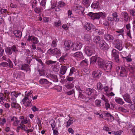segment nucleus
Here are the masks:
<instances>
[{
  "instance_id": "1",
  "label": "nucleus",
  "mask_w": 135,
  "mask_h": 135,
  "mask_svg": "<svg viewBox=\"0 0 135 135\" xmlns=\"http://www.w3.org/2000/svg\"><path fill=\"white\" fill-rule=\"evenodd\" d=\"M21 94V93L16 92L15 91H11V97L9 101L11 103V106L12 108L18 109L20 107L19 104L17 103L16 98Z\"/></svg>"
},
{
  "instance_id": "2",
  "label": "nucleus",
  "mask_w": 135,
  "mask_h": 135,
  "mask_svg": "<svg viewBox=\"0 0 135 135\" xmlns=\"http://www.w3.org/2000/svg\"><path fill=\"white\" fill-rule=\"evenodd\" d=\"M32 99L29 98L24 97L22 100L21 103L23 104L26 107H31L32 105L31 102Z\"/></svg>"
},
{
  "instance_id": "3",
  "label": "nucleus",
  "mask_w": 135,
  "mask_h": 135,
  "mask_svg": "<svg viewBox=\"0 0 135 135\" xmlns=\"http://www.w3.org/2000/svg\"><path fill=\"white\" fill-rule=\"evenodd\" d=\"M113 64V63L112 61H108L105 64L103 69L107 72H110L112 70Z\"/></svg>"
},
{
  "instance_id": "4",
  "label": "nucleus",
  "mask_w": 135,
  "mask_h": 135,
  "mask_svg": "<svg viewBox=\"0 0 135 135\" xmlns=\"http://www.w3.org/2000/svg\"><path fill=\"white\" fill-rule=\"evenodd\" d=\"M85 51L87 56H90L94 53L95 50L92 47L87 46L85 47Z\"/></svg>"
},
{
  "instance_id": "5",
  "label": "nucleus",
  "mask_w": 135,
  "mask_h": 135,
  "mask_svg": "<svg viewBox=\"0 0 135 135\" xmlns=\"http://www.w3.org/2000/svg\"><path fill=\"white\" fill-rule=\"evenodd\" d=\"M86 93L88 95H92L94 98L97 96L96 91L93 88H88L86 90Z\"/></svg>"
},
{
  "instance_id": "6",
  "label": "nucleus",
  "mask_w": 135,
  "mask_h": 135,
  "mask_svg": "<svg viewBox=\"0 0 135 135\" xmlns=\"http://www.w3.org/2000/svg\"><path fill=\"white\" fill-rule=\"evenodd\" d=\"M82 46V44L79 42H75L72 44L71 48L73 50H77L81 49Z\"/></svg>"
},
{
  "instance_id": "7",
  "label": "nucleus",
  "mask_w": 135,
  "mask_h": 135,
  "mask_svg": "<svg viewBox=\"0 0 135 135\" xmlns=\"http://www.w3.org/2000/svg\"><path fill=\"white\" fill-rule=\"evenodd\" d=\"M47 52L50 54L56 55L58 56H60L61 55V52L60 50L57 48H55L53 49H50L48 50Z\"/></svg>"
},
{
  "instance_id": "8",
  "label": "nucleus",
  "mask_w": 135,
  "mask_h": 135,
  "mask_svg": "<svg viewBox=\"0 0 135 135\" xmlns=\"http://www.w3.org/2000/svg\"><path fill=\"white\" fill-rule=\"evenodd\" d=\"M56 61H53L51 60H49L47 61L46 64L47 65H50V64H53L52 65V68L54 71H57L59 69V66H56V65L54 64L55 63Z\"/></svg>"
},
{
  "instance_id": "9",
  "label": "nucleus",
  "mask_w": 135,
  "mask_h": 135,
  "mask_svg": "<svg viewBox=\"0 0 135 135\" xmlns=\"http://www.w3.org/2000/svg\"><path fill=\"white\" fill-rule=\"evenodd\" d=\"M119 52L117 50L113 49L112 52V56L114 57V59L117 63L119 62V59L118 55Z\"/></svg>"
},
{
  "instance_id": "10",
  "label": "nucleus",
  "mask_w": 135,
  "mask_h": 135,
  "mask_svg": "<svg viewBox=\"0 0 135 135\" xmlns=\"http://www.w3.org/2000/svg\"><path fill=\"white\" fill-rule=\"evenodd\" d=\"M71 9L72 10L76 11V12L80 13H83L84 10L83 7L80 6L73 7Z\"/></svg>"
},
{
  "instance_id": "11",
  "label": "nucleus",
  "mask_w": 135,
  "mask_h": 135,
  "mask_svg": "<svg viewBox=\"0 0 135 135\" xmlns=\"http://www.w3.org/2000/svg\"><path fill=\"white\" fill-rule=\"evenodd\" d=\"M100 48L102 50H107L108 48V45L104 41H102L99 45Z\"/></svg>"
},
{
  "instance_id": "12",
  "label": "nucleus",
  "mask_w": 135,
  "mask_h": 135,
  "mask_svg": "<svg viewBox=\"0 0 135 135\" xmlns=\"http://www.w3.org/2000/svg\"><path fill=\"white\" fill-rule=\"evenodd\" d=\"M120 76L122 77L126 76L127 72V71L126 69L124 67H122L120 69Z\"/></svg>"
},
{
  "instance_id": "13",
  "label": "nucleus",
  "mask_w": 135,
  "mask_h": 135,
  "mask_svg": "<svg viewBox=\"0 0 135 135\" xmlns=\"http://www.w3.org/2000/svg\"><path fill=\"white\" fill-rule=\"evenodd\" d=\"M72 56L75 57L79 58L82 59H83L84 58L83 54L81 52H77L73 54Z\"/></svg>"
},
{
  "instance_id": "14",
  "label": "nucleus",
  "mask_w": 135,
  "mask_h": 135,
  "mask_svg": "<svg viewBox=\"0 0 135 135\" xmlns=\"http://www.w3.org/2000/svg\"><path fill=\"white\" fill-rule=\"evenodd\" d=\"M11 122L12 123V125L15 126H17L20 122V121H18L17 118L15 116H13L11 117Z\"/></svg>"
},
{
  "instance_id": "15",
  "label": "nucleus",
  "mask_w": 135,
  "mask_h": 135,
  "mask_svg": "<svg viewBox=\"0 0 135 135\" xmlns=\"http://www.w3.org/2000/svg\"><path fill=\"white\" fill-rule=\"evenodd\" d=\"M73 44L70 41H65L64 43L65 48L67 50L71 48Z\"/></svg>"
},
{
  "instance_id": "16",
  "label": "nucleus",
  "mask_w": 135,
  "mask_h": 135,
  "mask_svg": "<svg viewBox=\"0 0 135 135\" xmlns=\"http://www.w3.org/2000/svg\"><path fill=\"white\" fill-rule=\"evenodd\" d=\"M97 62L99 67L103 69L105 65L104 61L101 58L99 57L98 58Z\"/></svg>"
},
{
  "instance_id": "17",
  "label": "nucleus",
  "mask_w": 135,
  "mask_h": 135,
  "mask_svg": "<svg viewBox=\"0 0 135 135\" xmlns=\"http://www.w3.org/2000/svg\"><path fill=\"white\" fill-rule=\"evenodd\" d=\"M105 39L109 42H112L114 39V37L110 35L107 34L104 35Z\"/></svg>"
},
{
  "instance_id": "18",
  "label": "nucleus",
  "mask_w": 135,
  "mask_h": 135,
  "mask_svg": "<svg viewBox=\"0 0 135 135\" xmlns=\"http://www.w3.org/2000/svg\"><path fill=\"white\" fill-rule=\"evenodd\" d=\"M115 47L119 51H121L123 49L122 43L121 41H118L116 44H115Z\"/></svg>"
},
{
  "instance_id": "19",
  "label": "nucleus",
  "mask_w": 135,
  "mask_h": 135,
  "mask_svg": "<svg viewBox=\"0 0 135 135\" xmlns=\"http://www.w3.org/2000/svg\"><path fill=\"white\" fill-rule=\"evenodd\" d=\"M102 74L100 70H97L94 71L92 73L93 77H99Z\"/></svg>"
},
{
  "instance_id": "20",
  "label": "nucleus",
  "mask_w": 135,
  "mask_h": 135,
  "mask_svg": "<svg viewBox=\"0 0 135 135\" xmlns=\"http://www.w3.org/2000/svg\"><path fill=\"white\" fill-rule=\"evenodd\" d=\"M84 28L87 30L89 31L91 28L95 29V27L91 24L87 23L85 25Z\"/></svg>"
},
{
  "instance_id": "21",
  "label": "nucleus",
  "mask_w": 135,
  "mask_h": 135,
  "mask_svg": "<svg viewBox=\"0 0 135 135\" xmlns=\"http://www.w3.org/2000/svg\"><path fill=\"white\" fill-rule=\"evenodd\" d=\"M130 95L128 94L124 95L123 98L125 101L127 102L131 103L132 101L130 98Z\"/></svg>"
},
{
  "instance_id": "22",
  "label": "nucleus",
  "mask_w": 135,
  "mask_h": 135,
  "mask_svg": "<svg viewBox=\"0 0 135 135\" xmlns=\"http://www.w3.org/2000/svg\"><path fill=\"white\" fill-rule=\"evenodd\" d=\"M104 90L107 93V95L108 96H112L114 95V94L112 92H110L108 90V87L107 86H105L104 87Z\"/></svg>"
},
{
  "instance_id": "23",
  "label": "nucleus",
  "mask_w": 135,
  "mask_h": 135,
  "mask_svg": "<svg viewBox=\"0 0 135 135\" xmlns=\"http://www.w3.org/2000/svg\"><path fill=\"white\" fill-rule=\"evenodd\" d=\"M29 69L28 65V64L22 65L21 67V69L23 70L26 72L28 71Z\"/></svg>"
},
{
  "instance_id": "24",
  "label": "nucleus",
  "mask_w": 135,
  "mask_h": 135,
  "mask_svg": "<svg viewBox=\"0 0 135 135\" xmlns=\"http://www.w3.org/2000/svg\"><path fill=\"white\" fill-rule=\"evenodd\" d=\"M125 52H122L121 53V56L124 59H126L127 62H131L132 61V59L131 58V56L129 55L126 57H124L123 55V54H125Z\"/></svg>"
},
{
  "instance_id": "25",
  "label": "nucleus",
  "mask_w": 135,
  "mask_h": 135,
  "mask_svg": "<svg viewBox=\"0 0 135 135\" xmlns=\"http://www.w3.org/2000/svg\"><path fill=\"white\" fill-rule=\"evenodd\" d=\"M101 38L99 36H96L93 38V41L96 44H98L100 42Z\"/></svg>"
},
{
  "instance_id": "26",
  "label": "nucleus",
  "mask_w": 135,
  "mask_h": 135,
  "mask_svg": "<svg viewBox=\"0 0 135 135\" xmlns=\"http://www.w3.org/2000/svg\"><path fill=\"white\" fill-rule=\"evenodd\" d=\"M49 76L50 77V78L54 82H58V79L56 75L50 74L49 75Z\"/></svg>"
},
{
  "instance_id": "27",
  "label": "nucleus",
  "mask_w": 135,
  "mask_h": 135,
  "mask_svg": "<svg viewBox=\"0 0 135 135\" xmlns=\"http://www.w3.org/2000/svg\"><path fill=\"white\" fill-rule=\"evenodd\" d=\"M64 86L69 89H71L74 87V84L70 82L67 83Z\"/></svg>"
},
{
  "instance_id": "28",
  "label": "nucleus",
  "mask_w": 135,
  "mask_h": 135,
  "mask_svg": "<svg viewBox=\"0 0 135 135\" xmlns=\"http://www.w3.org/2000/svg\"><path fill=\"white\" fill-rule=\"evenodd\" d=\"M74 122V121L73 120L71 119H69L68 121H66L65 124H66V127L68 128L71 125L73 124Z\"/></svg>"
},
{
  "instance_id": "29",
  "label": "nucleus",
  "mask_w": 135,
  "mask_h": 135,
  "mask_svg": "<svg viewBox=\"0 0 135 135\" xmlns=\"http://www.w3.org/2000/svg\"><path fill=\"white\" fill-rule=\"evenodd\" d=\"M67 70V68L65 66H62L61 68L60 73L62 75H64L66 72Z\"/></svg>"
},
{
  "instance_id": "30",
  "label": "nucleus",
  "mask_w": 135,
  "mask_h": 135,
  "mask_svg": "<svg viewBox=\"0 0 135 135\" xmlns=\"http://www.w3.org/2000/svg\"><path fill=\"white\" fill-rule=\"evenodd\" d=\"M30 3L31 4L32 8H34L37 7V2L36 0H31L30 2Z\"/></svg>"
},
{
  "instance_id": "31",
  "label": "nucleus",
  "mask_w": 135,
  "mask_h": 135,
  "mask_svg": "<svg viewBox=\"0 0 135 135\" xmlns=\"http://www.w3.org/2000/svg\"><path fill=\"white\" fill-rule=\"evenodd\" d=\"M99 57L96 56H92L90 58V63H95L96 61H98V58Z\"/></svg>"
},
{
  "instance_id": "32",
  "label": "nucleus",
  "mask_w": 135,
  "mask_h": 135,
  "mask_svg": "<svg viewBox=\"0 0 135 135\" xmlns=\"http://www.w3.org/2000/svg\"><path fill=\"white\" fill-rule=\"evenodd\" d=\"M122 15L123 16L124 20L126 21H127L128 19V16L127 12L125 11L122 12Z\"/></svg>"
},
{
  "instance_id": "33",
  "label": "nucleus",
  "mask_w": 135,
  "mask_h": 135,
  "mask_svg": "<svg viewBox=\"0 0 135 135\" xmlns=\"http://www.w3.org/2000/svg\"><path fill=\"white\" fill-rule=\"evenodd\" d=\"M33 93V91L32 90L30 91H26L25 92V95L24 97L26 98H29L30 97H31L32 94Z\"/></svg>"
},
{
  "instance_id": "34",
  "label": "nucleus",
  "mask_w": 135,
  "mask_h": 135,
  "mask_svg": "<svg viewBox=\"0 0 135 135\" xmlns=\"http://www.w3.org/2000/svg\"><path fill=\"white\" fill-rule=\"evenodd\" d=\"M13 33L15 36L17 37H21V33L19 30H15L13 32Z\"/></svg>"
},
{
  "instance_id": "35",
  "label": "nucleus",
  "mask_w": 135,
  "mask_h": 135,
  "mask_svg": "<svg viewBox=\"0 0 135 135\" xmlns=\"http://www.w3.org/2000/svg\"><path fill=\"white\" fill-rule=\"evenodd\" d=\"M106 116L108 117V120L110 122L113 121L114 120V117L110 114L107 113L106 114Z\"/></svg>"
},
{
  "instance_id": "36",
  "label": "nucleus",
  "mask_w": 135,
  "mask_h": 135,
  "mask_svg": "<svg viewBox=\"0 0 135 135\" xmlns=\"http://www.w3.org/2000/svg\"><path fill=\"white\" fill-rule=\"evenodd\" d=\"M5 50L6 53L8 55H11L12 53L11 47L6 48Z\"/></svg>"
},
{
  "instance_id": "37",
  "label": "nucleus",
  "mask_w": 135,
  "mask_h": 135,
  "mask_svg": "<svg viewBox=\"0 0 135 135\" xmlns=\"http://www.w3.org/2000/svg\"><path fill=\"white\" fill-rule=\"evenodd\" d=\"M115 102L118 104L122 105L124 103V102L123 99L120 98H116L115 99Z\"/></svg>"
},
{
  "instance_id": "38",
  "label": "nucleus",
  "mask_w": 135,
  "mask_h": 135,
  "mask_svg": "<svg viewBox=\"0 0 135 135\" xmlns=\"http://www.w3.org/2000/svg\"><path fill=\"white\" fill-rule=\"evenodd\" d=\"M91 38L90 35L88 34H84L83 36L84 39L86 41H89L90 40Z\"/></svg>"
},
{
  "instance_id": "39",
  "label": "nucleus",
  "mask_w": 135,
  "mask_h": 135,
  "mask_svg": "<svg viewBox=\"0 0 135 135\" xmlns=\"http://www.w3.org/2000/svg\"><path fill=\"white\" fill-rule=\"evenodd\" d=\"M99 5V3L97 2H94L92 4L91 7L92 8L94 9L97 8Z\"/></svg>"
},
{
  "instance_id": "40",
  "label": "nucleus",
  "mask_w": 135,
  "mask_h": 135,
  "mask_svg": "<svg viewBox=\"0 0 135 135\" xmlns=\"http://www.w3.org/2000/svg\"><path fill=\"white\" fill-rule=\"evenodd\" d=\"M40 83L42 84H46L49 83V81L46 79H42L40 80Z\"/></svg>"
},
{
  "instance_id": "41",
  "label": "nucleus",
  "mask_w": 135,
  "mask_h": 135,
  "mask_svg": "<svg viewBox=\"0 0 135 135\" xmlns=\"http://www.w3.org/2000/svg\"><path fill=\"white\" fill-rule=\"evenodd\" d=\"M35 7L36 8H34V11L35 12L37 13H39L43 10V9L42 10L39 7Z\"/></svg>"
},
{
  "instance_id": "42",
  "label": "nucleus",
  "mask_w": 135,
  "mask_h": 135,
  "mask_svg": "<svg viewBox=\"0 0 135 135\" xmlns=\"http://www.w3.org/2000/svg\"><path fill=\"white\" fill-rule=\"evenodd\" d=\"M6 119L4 117H0V123L1 125H3L6 122Z\"/></svg>"
},
{
  "instance_id": "43",
  "label": "nucleus",
  "mask_w": 135,
  "mask_h": 135,
  "mask_svg": "<svg viewBox=\"0 0 135 135\" xmlns=\"http://www.w3.org/2000/svg\"><path fill=\"white\" fill-rule=\"evenodd\" d=\"M97 89L100 90H102L103 89V87L102 84L100 83H98L97 85Z\"/></svg>"
},
{
  "instance_id": "44",
  "label": "nucleus",
  "mask_w": 135,
  "mask_h": 135,
  "mask_svg": "<svg viewBox=\"0 0 135 135\" xmlns=\"http://www.w3.org/2000/svg\"><path fill=\"white\" fill-rule=\"evenodd\" d=\"M113 16L114 21H119V18H117V15L116 13H113Z\"/></svg>"
},
{
  "instance_id": "45",
  "label": "nucleus",
  "mask_w": 135,
  "mask_h": 135,
  "mask_svg": "<svg viewBox=\"0 0 135 135\" xmlns=\"http://www.w3.org/2000/svg\"><path fill=\"white\" fill-rule=\"evenodd\" d=\"M124 30L123 29H121L118 30L116 31V32L118 33V35H122L123 36V33L124 32Z\"/></svg>"
},
{
  "instance_id": "46",
  "label": "nucleus",
  "mask_w": 135,
  "mask_h": 135,
  "mask_svg": "<svg viewBox=\"0 0 135 135\" xmlns=\"http://www.w3.org/2000/svg\"><path fill=\"white\" fill-rule=\"evenodd\" d=\"M65 5V3L62 1L59 2L58 3V6L60 7H63Z\"/></svg>"
},
{
  "instance_id": "47",
  "label": "nucleus",
  "mask_w": 135,
  "mask_h": 135,
  "mask_svg": "<svg viewBox=\"0 0 135 135\" xmlns=\"http://www.w3.org/2000/svg\"><path fill=\"white\" fill-rule=\"evenodd\" d=\"M12 52H13L16 53L18 51V49L17 47L15 46H12L11 47Z\"/></svg>"
},
{
  "instance_id": "48",
  "label": "nucleus",
  "mask_w": 135,
  "mask_h": 135,
  "mask_svg": "<svg viewBox=\"0 0 135 135\" xmlns=\"http://www.w3.org/2000/svg\"><path fill=\"white\" fill-rule=\"evenodd\" d=\"M8 66V63L6 62H2L0 64V67H7Z\"/></svg>"
},
{
  "instance_id": "49",
  "label": "nucleus",
  "mask_w": 135,
  "mask_h": 135,
  "mask_svg": "<svg viewBox=\"0 0 135 135\" xmlns=\"http://www.w3.org/2000/svg\"><path fill=\"white\" fill-rule=\"evenodd\" d=\"M99 18L100 17L104 18L106 16V15L105 13L102 12H99Z\"/></svg>"
},
{
  "instance_id": "50",
  "label": "nucleus",
  "mask_w": 135,
  "mask_h": 135,
  "mask_svg": "<svg viewBox=\"0 0 135 135\" xmlns=\"http://www.w3.org/2000/svg\"><path fill=\"white\" fill-rule=\"evenodd\" d=\"M122 132L123 131H122L119 130L116 131H113V134H114L115 135H120L121 134Z\"/></svg>"
},
{
  "instance_id": "51",
  "label": "nucleus",
  "mask_w": 135,
  "mask_h": 135,
  "mask_svg": "<svg viewBox=\"0 0 135 135\" xmlns=\"http://www.w3.org/2000/svg\"><path fill=\"white\" fill-rule=\"evenodd\" d=\"M75 69L74 68L72 67L71 68L70 73L69 74V76H72L73 73L75 72Z\"/></svg>"
},
{
  "instance_id": "52",
  "label": "nucleus",
  "mask_w": 135,
  "mask_h": 135,
  "mask_svg": "<svg viewBox=\"0 0 135 135\" xmlns=\"http://www.w3.org/2000/svg\"><path fill=\"white\" fill-rule=\"evenodd\" d=\"M46 2V0H42L40 3V5L43 7L44 9L45 8V5Z\"/></svg>"
},
{
  "instance_id": "53",
  "label": "nucleus",
  "mask_w": 135,
  "mask_h": 135,
  "mask_svg": "<svg viewBox=\"0 0 135 135\" xmlns=\"http://www.w3.org/2000/svg\"><path fill=\"white\" fill-rule=\"evenodd\" d=\"M3 105L6 109H9L10 107L11 104H10L9 103H4Z\"/></svg>"
},
{
  "instance_id": "54",
  "label": "nucleus",
  "mask_w": 135,
  "mask_h": 135,
  "mask_svg": "<svg viewBox=\"0 0 135 135\" xmlns=\"http://www.w3.org/2000/svg\"><path fill=\"white\" fill-rule=\"evenodd\" d=\"M38 42L39 41L37 38L33 36L32 42H33L34 44H37L38 43Z\"/></svg>"
},
{
  "instance_id": "55",
  "label": "nucleus",
  "mask_w": 135,
  "mask_h": 135,
  "mask_svg": "<svg viewBox=\"0 0 135 135\" xmlns=\"http://www.w3.org/2000/svg\"><path fill=\"white\" fill-rule=\"evenodd\" d=\"M29 122V120H28L27 118L24 119L23 120H22L21 121V123L23 124H26L28 123Z\"/></svg>"
},
{
  "instance_id": "56",
  "label": "nucleus",
  "mask_w": 135,
  "mask_h": 135,
  "mask_svg": "<svg viewBox=\"0 0 135 135\" xmlns=\"http://www.w3.org/2000/svg\"><path fill=\"white\" fill-rule=\"evenodd\" d=\"M54 24L55 26L58 27L60 26L61 25V22L60 20H59L57 22H54Z\"/></svg>"
},
{
  "instance_id": "57",
  "label": "nucleus",
  "mask_w": 135,
  "mask_h": 135,
  "mask_svg": "<svg viewBox=\"0 0 135 135\" xmlns=\"http://www.w3.org/2000/svg\"><path fill=\"white\" fill-rule=\"evenodd\" d=\"M99 13H94L93 19H99Z\"/></svg>"
},
{
  "instance_id": "58",
  "label": "nucleus",
  "mask_w": 135,
  "mask_h": 135,
  "mask_svg": "<svg viewBox=\"0 0 135 135\" xmlns=\"http://www.w3.org/2000/svg\"><path fill=\"white\" fill-rule=\"evenodd\" d=\"M101 102L100 100H96L95 102V105L99 107L100 105Z\"/></svg>"
},
{
  "instance_id": "59",
  "label": "nucleus",
  "mask_w": 135,
  "mask_h": 135,
  "mask_svg": "<svg viewBox=\"0 0 135 135\" xmlns=\"http://www.w3.org/2000/svg\"><path fill=\"white\" fill-rule=\"evenodd\" d=\"M50 124L51 126V127L52 128V130H54V129L56 127V123L54 120H53L52 122H51Z\"/></svg>"
},
{
  "instance_id": "60",
  "label": "nucleus",
  "mask_w": 135,
  "mask_h": 135,
  "mask_svg": "<svg viewBox=\"0 0 135 135\" xmlns=\"http://www.w3.org/2000/svg\"><path fill=\"white\" fill-rule=\"evenodd\" d=\"M37 121L36 122V123H37V124H38V126L39 127H40L41 126V121L39 118L37 117Z\"/></svg>"
},
{
  "instance_id": "61",
  "label": "nucleus",
  "mask_w": 135,
  "mask_h": 135,
  "mask_svg": "<svg viewBox=\"0 0 135 135\" xmlns=\"http://www.w3.org/2000/svg\"><path fill=\"white\" fill-rule=\"evenodd\" d=\"M8 62L9 67L10 68H13V65L12 61L9 59H8V61H7Z\"/></svg>"
},
{
  "instance_id": "62",
  "label": "nucleus",
  "mask_w": 135,
  "mask_h": 135,
  "mask_svg": "<svg viewBox=\"0 0 135 135\" xmlns=\"http://www.w3.org/2000/svg\"><path fill=\"white\" fill-rule=\"evenodd\" d=\"M20 127H21V129L22 130H23L26 132L27 128L24 125L21 124H20Z\"/></svg>"
},
{
  "instance_id": "63",
  "label": "nucleus",
  "mask_w": 135,
  "mask_h": 135,
  "mask_svg": "<svg viewBox=\"0 0 135 135\" xmlns=\"http://www.w3.org/2000/svg\"><path fill=\"white\" fill-rule=\"evenodd\" d=\"M75 92V91L74 89H73L72 90L69 91H68L66 92V94L69 95H70L72 94H73Z\"/></svg>"
},
{
  "instance_id": "64",
  "label": "nucleus",
  "mask_w": 135,
  "mask_h": 135,
  "mask_svg": "<svg viewBox=\"0 0 135 135\" xmlns=\"http://www.w3.org/2000/svg\"><path fill=\"white\" fill-rule=\"evenodd\" d=\"M88 60L86 59H85L82 61L81 63L85 65H87L88 64Z\"/></svg>"
}]
</instances>
